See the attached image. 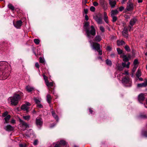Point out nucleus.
<instances>
[{
    "instance_id": "f257e3e1",
    "label": "nucleus",
    "mask_w": 147,
    "mask_h": 147,
    "mask_svg": "<svg viewBox=\"0 0 147 147\" xmlns=\"http://www.w3.org/2000/svg\"><path fill=\"white\" fill-rule=\"evenodd\" d=\"M23 93L19 91L15 92L12 97H10L8 98L10 100L11 104L12 105H16L18 103L19 101L20 100L23 96Z\"/></svg>"
},
{
    "instance_id": "f03ea898",
    "label": "nucleus",
    "mask_w": 147,
    "mask_h": 147,
    "mask_svg": "<svg viewBox=\"0 0 147 147\" xmlns=\"http://www.w3.org/2000/svg\"><path fill=\"white\" fill-rule=\"evenodd\" d=\"M85 31L87 37L90 39L93 38L91 35L94 36L96 35V30L93 25L91 26L90 28L86 29Z\"/></svg>"
},
{
    "instance_id": "7ed1b4c3",
    "label": "nucleus",
    "mask_w": 147,
    "mask_h": 147,
    "mask_svg": "<svg viewBox=\"0 0 147 147\" xmlns=\"http://www.w3.org/2000/svg\"><path fill=\"white\" fill-rule=\"evenodd\" d=\"M89 42L91 46L93 49L97 51L100 55H102V52L100 49V45L99 44L96 42H92L91 40H89Z\"/></svg>"
},
{
    "instance_id": "20e7f679",
    "label": "nucleus",
    "mask_w": 147,
    "mask_h": 147,
    "mask_svg": "<svg viewBox=\"0 0 147 147\" xmlns=\"http://www.w3.org/2000/svg\"><path fill=\"white\" fill-rule=\"evenodd\" d=\"M9 68V67H8V65L6 66L5 65H3L0 68V76H7V75L6 74L9 73V70L8 69Z\"/></svg>"
},
{
    "instance_id": "39448f33",
    "label": "nucleus",
    "mask_w": 147,
    "mask_h": 147,
    "mask_svg": "<svg viewBox=\"0 0 147 147\" xmlns=\"http://www.w3.org/2000/svg\"><path fill=\"white\" fill-rule=\"evenodd\" d=\"M122 83L126 86H131V81L128 76L123 78L122 80Z\"/></svg>"
},
{
    "instance_id": "423d86ee",
    "label": "nucleus",
    "mask_w": 147,
    "mask_h": 147,
    "mask_svg": "<svg viewBox=\"0 0 147 147\" xmlns=\"http://www.w3.org/2000/svg\"><path fill=\"white\" fill-rule=\"evenodd\" d=\"M19 121V127L22 130H24L26 128L29 127V125L24 121L20 119Z\"/></svg>"
},
{
    "instance_id": "0eeeda50",
    "label": "nucleus",
    "mask_w": 147,
    "mask_h": 147,
    "mask_svg": "<svg viewBox=\"0 0 147 147\" xmlns=\"http://www.w3.org/2000/svg\"><path fill=\"white\" fill-rule=\"evenodd\" d=\"M133 9L134 5L132 2V0H129L127 3L126 10L129 11L132 10Z\"/></svg>"
},
{
    "instance_id": "6e6552de",
    "label": "nucleus",
    "mask_w": 147,
    "mask_h": 147,
    "mask_svg": "<svg viewBox=\"0 0 147 147\" xmlns=\"http://www.w3.org/2000/svg\"><path fill=\"white\" fill-rule=\"evenodd\" d=\"M132 27L130 26L128 27H125L123 28L122 31V34L125 37H127L128 36V30L130 31Z\"/></svg>"
},
{
    "instance_id": "1a4fd4ad",
    "label": "nucleus",
    "mask_w": 147,
    "mask_h": 147,
    "mask_svg": "<svg viewBox=\"0 0 147 147\" xmlns=\"http://www.w3.org/2000/svg\"><path fill=\"white\" fill-rule=\"evenodd\" d=\"M30 104L29 102H27L22 105L21 108L23 111H26L27 113H28L29 112V106H30Z\"/></svg>"
},
{
    "instance_id": "9d476101",
    "label": "nucleus",
    "mask_w": 147,
    "mask_h": 147,
    "mask_svg": "<svg viewBox=\"0 0 147 147\" xmlns=\"http://www.w3.org/2000/svg\"><path fill=\"white\" fill-rule=\"evenodd\" d=\"M22 23L21 21L19 20L17 21L16 23L13 22V24L14 26L17 28H20L22 25Z\"/></svg>"
},
{
    "instance_id": "9b49d317",
    "label": "nucleus",
    "mask_w": 147,
    "mask_h": 147,
    "mask_svg": "<svg viewBox=\"0 0 147 147\" xmlns=\"http://www.w3.org/2000/svg\"><path fill=\"white\" fill-rule=\"evenodd\" d=\"M101 5L104 10H106L108 9L107 4L104 1H102L100 2Z\"/></svg>"
},
{
    "instance_id": "f8f14e48",
    "label": "nucleus",
    "mask_w": 147,
    "mask_h": 147,
    "mask_svg": "<svg viewBox=\"0 0 147 147\" xmlns=\"http://www.w3.org/2000/svg\"><path fill=\"white\" fill-rule=\"evenodd\" d=\"M43 123L42 119L40 118H37L36 119V124L37 125L41 126Z\"/></svg>"
},
{
    "instance_id": "ddd939ff",
    "label": "nucleus",
    "mask_w": 147,
    "mask_h": 147,
    "mask_svg": "<svg viewBox=\"0 0 147 147\" xmlns=\"http://www.w3.org/2000/svg\"><path fill=\"white\" fill-rule=\"evenodd\" d=\"M137 21V20L136 18H133L129 22L130 26L132 28V26L135 24Z\"/></svg>"
},
{
    "instance_id": "4468645a",
    "label": "nucleus",
    "mask_w": 147,
    "mask_h": 147,
    "mask_svg": "<svg viewBox=\"0 0 147 147\" xmlns=\"http://www.w3.org/2000/svg\"><path fill=\"white\" fill-rule=\"evenodd\" d=\"M4 129L6 131H11L14 129V127L10 125H8L5 127Z\"/></svg>"
},
{
    "instance_id": "2eb2a0df",
    "label": "nucleus",
    "mask_w": 147,
    "mask_h": 147,
    "mask_svg": "<svg viewBox=\"0 0 147 147\" xmlns=\"http://www.w3.org/2000/svg\"><path fill=\"white\" fill-rule=\"evenodd\" d=\"M94 19L98 24H102V19L101 17H98L96 16L94 18Z\"/></svg>"
},
{
    "instance_id": "dca6fc26",
    "label": "nucleus",
    "mask_w": 147,
    "mask_h": 147,
    "mask_svg": "<svg viewBox=\"0 0 147 147\" xmlns=\"http://www.w3.org/2000/svg\"><path fill=\"white\" fill-rule=\"evenodd\" d=\"M145 99V97L144 96V95L142 94H139L138 96V100L140 102H141L144 101Z\"/></svg>"
},
{
    "instance_id": "f3484780",
    "label": "nucleus",
    "mask_w": 147,
    "mask_h": 147,
    "mask_svg": "<svg viewBox=\"0 0 147 147\" xmlns=\"http://www.w3.org/2000/svg\"><path fill=\"white\" fill-rule=\"evenodd\" d=\"M109 4L111 8H113L115 6L116 1L115 0H109Z\"/></svg>"
},
{
    "instance_id": "a211bd4d",
    "label": "nucleus",
    "mask_w": 147,
    "mask_h": 147,
    "mask_svg": "<svg viewBox=\"0 0 147 147\" xmlns=\"http://www.w3.org/2000/svg\"><path fill=\"white\" fill-rule=\"evenodd\" d=\"M147 85V80H146L144 82L138 84L137 86L138 88L146 87Z\"/></svg>"
},
{
    "instance_id": "6ab92c4d",
    "label": "nucleus",
    "mask_w": 147,
    "mask_h": 147,
    "mask_svg": "<svg viewBox=\"0 0 147 147\" xmlns=\"http://www.w3.org/2000/svg\"><path fill=\"white\" fill-rule=\"evenodd\" d=\"M120 57L123 58V60L124 61L126 62L129 60V59L127 57L126 55H125L124 54H122L121 55Z\"/></svg>"
},
{
    "instance_id": "aec40b11",
    "label": "nucleus",
    "mask_w": 147,
    "mask_h": 147,
    "mask_svg": "<svg viewBox=\"0 0 147 147\" xmlns=\"http://www.w3.org/2000/svg\"><path fill=\"white\" fill-rule=\"evenodd\" d=\"M118 11L117 9L112 10L111 12V16H115L118 13Z\"/></svg>"
},
{
    "instance_id": "412c9836",
    "label": "nucleus",
    "mask_w": 147,
    "mask_h": 147,
    "mask_svg": "<svg viewBox=\"0 0 147 147\" xmlns=\"http://www.w3.org/2000/svg\"><path fill=\"white\" fill-rule=\"evenodd\" d=\"M52 111L51 112V113L53 117L57 121H59V118L58 116L55 114L54 111H53V109H52Z\"/></svg>"
},
{
    "instance_id": "4be33fe9",
    "label": "nucleus",
    "mask_w": 147,
    "mask_h": 147,
    "mask_svg": "<svg viewBox=\"0 0 147 147\" xmlns=\"http://www.w3.org/2000/svg\"><path fill=\"white\" fill-rule=\"evenodd\" d=\"M117 45L118 46L123 45L125 44V42L122 40H117Z\"/></svg>"
},
{
    "instance_id": "5701e85b",
    "label": "nucleus",
    "mask_w": 147,
    "mask_h": 147,
    "mask_svg": "<svg viewBox=\"0 0 147 147\" xmlns=\"http://www.w3.org/2000/svg\"><path fill=\"white\" fill-rule=\"evenodd\" d=\"M101 40V36L99 35H97L95 37L94 41L97 42H99Z\"/></svg>"
},
{
    "instance_id": "b1692460",
    "label": "nucleus",
    "mask_w": 147,
    "mask_h": 147,
    "mask_svg": "<svg viewBox=\"0 0 147 147\" xmlns=\"http://www.w3.org/2000/svg\"><path fill=\"white\" fill-rule=\"evenodd\" d=\"M51 99L52 98L51 96L49 94H47V102L49 104H50L51 103Z\"/></svg>"
},
{
    "instance_id": "393cba45",
    "label": "nucleus",
    "mask_w": 147,
    "mask_h": 147,
    "mask_svg": "<svg viewBox=\"0 0 147 147\" xmlns=\"http://www.w3.org/2000/svg\"><path fill=\"white\" fill-rule=\"evenodd\" d=\"M89 22H85V24L84 26V28L85 29V30H86V29H88L90 27H89Z\"/></svg>"
},
{
    "instance_id": "a878e982",
    "label": "nucleus",
    "mask_w": 147,
    "mask_h": 147,
    "mask_svg": "<svg viewBox=\"0 0 147 147\" xmlns=\"http://www.w3.org/2000/svg\"><path fill=\"white\" fill-rule=\"evenodd\" d=\"M26 89L27 91L28 92H30L32 91L34 88L32 87L29 86H27L26 87Z\"/></svg>"
},
{
    "instance_id": "bb28decb",
    "label": "nucleus",
    "mask_w": 147,
    "mask_h": 147,
    "mask_svg": "<svg viewBox=\"0 0 147 147\" xmlns=\"http://www.w3.org/2000/svg\"><path fill=\"white\" fill-rule=\"evenodd\" d=\"M130 64V63L129 62H128L127 64H126L125 62L122 63V65L123 67H126L127 68H128L129 67V65Z\"/></svg>"
},
{
    "instance_id": "cd10ccee",
    "label": "nucleus",
    "mask_w": 147,
    "mask_h": 147,
    "mask_svg": "<svg viewBox=\"0 0 147 147\" xmlns=\"http://www.w3.org/2000/svg\"><path fill=\"white\" fill-rule=\"evenodd\" d=\"M11 117V116L10 115H8L4 118V120H5V123H7L8 122V121Z\"/></svg>"
},
{
    "instance_id": "c85d7f7f",
    "label": "nucleus",
    "mask_w": 147,
    "mask_h": 147,
    "mask_svg": "<svg viewBox=\"0 0 147 147\" xmlns=\"http://www.w3.org/2000/svg\"><path fill=\"white\" fill-rule=\"evenodd\" d=\"M59 144L60 146L62 145L64 146H67V143L65 141L63 140H61Z\"/></svg>"
},
{
    "instance_id": "c756f323",
    "label": "nucleus",
    "mask_w": 147,
    "mask_h": 147,
    "mask_svg": "<svg viewBox=\"0 0 147 147\" xmlns=\"http://www.w3.org/2000/svg\"><path fill=\"white\" fill-rule=\"evenodd\" d=\"M46 84L48 87H52L53 86V84L52 82H48L46 83Z\"/></svg>"
},
{
    "instance_id": "7c9ffc66",
    "label": "nucleus",
    "mask_w": 147,
    "mask_h": 147,
    "mask_svg": "<svg viewBox=\"0 0 147 147\" xmlns=\"http://www.w3.org/2000/svg\"><path fill=\"white\" fill-rule=\"evenodd\" d=\"M106 62V64L109 66H111L112 64L111 61L109 59H107Z\"/></svg>"
},
{
    "instance_id": "2f4dec72",
    "label": "nucleus",
    "mask_w": 147,
    "mask_h": 147,
    "mask_svg": "<svg viewBox=\"0 0 147 147\" xmlns=\"http://www.w3.org/2000/svg\"><path fill=\"white\" fill-rule=\"evenodd\" d=\"M136 77L138 78H139L140 76H141V71L140 70L138 69L137 71L136 74Z\"/></svg>"
},
{
    "instance_id": "473e14b6",
    "label": "nucleus",
    "mask_w": 147,
    "mask_h": 147,
    "mask_svg": "<svg viewBox=\"0 0 147 147\" xmlns=\"http://www.w3.org/2000/svg\"><path fill=\"white\" fill-rule=\"evenodd\" d=\"M123 67L121 65H118L117 66V68L118 70L119 71H121L123 69Z\"/></svg>"
},
{
    "instance_id": "72a5a7b5",
    "label": "nucleus",
    "mask_w": 147,
    "mask_h": 147,
    "mask_svg": "<svg viewBox=\"0 0 147 147\" xmlns=\"http://www.w3.org/2000/svg\"><path fill=\"white\" fill-rule=\"evenodd\" d=\"M8 7L12 10H13L14 9V7L12 5V4L9 3L8 5Z\"/></svg>"
},
{
    "instance_id": "f704fd0d",
    "label": "nucleus",
    "mask_w": 147,
    "mask_h": 147,
    "mask_svg": "<svg viewBox=\"0 0 147 147\" xmlns=\"http://www.w3.org/2000/svg\"><path fill=\"white\" fill-rule=\"evenodd\" d=\"M30 115L25 116L23 117V118L25 120L28 121L29 120L30 118Z\"/></svg>"
},
{
    "instance_id": "c9c22d12",
    "label": "nucleus",
    "mask_w": 147,
    "mask_h": 147,
    "mask_svg": "<svg viewBox=\"0 0 147 147\" xmlns=\"http://www.w3.org/2000/svg\"><path fill=\"white\" fill-rule=\"evenodd\" d=\"M117 50L118 52V53L119 54L121 55L122 54H123V53H122L123 51H122V50L120 48H117Z\"/></svg>"
},
{
    "instance_id": "e433bc0d",
    "label": "nucleus",
    "mask_w": 147,
    "mask_h": 147,
    "mask_svg": "<svg viewBox=\"0 0 147 147\" xmlns=\"http://www.w3.org/2000/svg\"><path fill=\"white\" fill-rule=\"evenodd\" d=\"M99 28L100 30L102 32H104L105 31V29L102 26H100L99 27Z\"/></svg>"
},
{
    "instance_id": "4c0bfd02",
    "label": "nucleus",
    "mask_w": 147,
    "mask_h": 147,
    "mask_svg": "<svg viewBox=\"0 0 147 147\" xmlns=\"http://www.w3.org/2000/svg\"><path fill=\"white\" fill-rule=\"evenodd\" d=\"M112 18V21L113 22H116L117 19V17L116 16H111Z\"/></svg>"
},
{
    "instance_id": "58836bf2",
    "label": "nucleus",
    "mask_w": 147,
    "mask_h": 147,
    "mask_svg": "<svg viewBox=\"0 0 147 147\" xmlns=\"http://www.w3.org/2000/svg\"><path fill=\"white\" fill-rule=\"evenodd\" d=\"M34 42L36 45H38L40 42V40L38 39H35L34 40Z\"/></svg>"
},
{
    "instance_id": "ea45409f",
    "label": "nucleus",
    "mask_w": 147,
    "mask_h": 147,
    "mask_svg": "<svg viewBox=\"0 0 147 147\" xmlns=\"http://www.w3.org/2000/svg\"><path fill=\"white\" fill-rule=\"evenodd\" d=\"M125 50L127 51H130V49L128 46L126 45L124 47Z\"/></svg>"
},
{
    "instance_id": "a19ab883",
    "label": "nucleus",
    "mask_w": 147,
    "mask_h": 147,
    "mask_svg": "<svg viewBox=\"0 0 147 147\" xmlns=\"http://www.w3.org/2000/svg\"><path fill=\"white\" fill-rule=\"evenodd\" d=\"M44 79L45 81V83H47L48 82V77L46 76L45 75H44L43 76Z\"/></svg>"
},
{
    "instance_id": "79ce46f5",
    "label": "nucleus",
    "mask_w": 147,
    "mask_h": 147,
    "mask_svg": "<svg viewBox=\"0 0 147 147\" xmlns=\"http://www.w3.org/2000/svg\"><path fill=\"white\" fill-rule=\"evenodd\" d=\"M34 100L35 102L37 104H39L40 102V101L39 100V99L36 98H34Z\"/></svg>"
},
{
    "instance_id": "37998d69",
    "label": "nucleus",
    "mask_w": 147,
    "mask_h": 147,
    "mask_svg": "<svg viewBox=\"0 0 147 147\" xmlns=\"http://www.w3.org/2000/svg\"><path fill=\"white\" fill-rule=\"evenodd\" d=\"M137 67V65H134V67L133 68V69H132V71L134 73L135 72Z\"/></svg>"
},
{
    "instance_id": "c03bdc74",
    "label": "nucleus",
    "mask_w": 147,
    "mask_h": 147,
    "mask_svg": "<svg viewBox=\"0 0 147 147\" xmlns=\"http://www.w3.org/2000/svg\"><path fill=\"white\" fill-rule=\"evenodd\" d=\"M95 8L94 6H91L90 8V10L92 12L94 11H95Z\"/></svg>"
},
{
    "instance_id": "a18cd8bd",
    "label": "nucleus",
    "mask_w": 147,
    "mask_h": 147,
    "mask_svg": "<svg viewBox=\"0 0 147 147\" xmlns=\"http://www.w3.org/2000/svg\"><path fill=\"white\" fill-rule=\"evenodd\" d=\"M138 63V61L137 59H135L134 61V65H137Z\"/></svg>"
},
{
    "instance_id": "49530a36",
    "label": "nucleus",
    "mask_w": 147,
    "mask_h": 147,
    "mask_svg": "<svg viewBox=\"0 0 147 147\" xmlns=\"http://www.w3.org/2000/svg\"><path fill=\"white\" fill-rule=\"evenodd\" d=\"M104 19L105 22L107 24H108L109 21L108 20V17L104 18Z\"/></svg>"
},
{
    "instance_id": "de8ad7c7",
    "label": "nucleus",
    "mask_w": 147,
    "mask_h": 147,
    "mask_svg": "<svg viewBox=\"0 0 147 147\" xmlns=\"http://www.w3.org/2000/svg\"><path fill=\"white\" fill-rule=\"evenodd\" d=\"M38 140H36L34 141L33 142V144L34 145L36 146L38 144Z\"/></svg>"
},
{
    "instance_id": "09e8293b",
    "label": "nucleus",
    "mask_w": 147,
    "mask_h": 147,
    "mask_svg": "<svg viewBox=\"0 0 147 147\" xmlns=\"http://www.w3.org/2000/svg\"><path fill=\"white\" fill-rule=\"evenodd\" d=\"M93 5L94 6H97L98 5V4L97 2L94 1L93 2Z\"/></svg>"
},
{
    "instance_id": "8fccbe9b",
    "label": "nucleus",
    "mask_w": 147,
    "mask_h": 147,
    "mask_svg": "<svg viewBox=\"0 0 147 147\" xmlns=\"http://www.w3.org/2000/svg\"><path fill=\"white\" fill-rule=\"evenodd\" d=\"M44 59L42 58V57H40V63H43L44 62Z\"/></svg>"
},
{
    "instance_id": "3c124183",
    "label": "nucleus",
    "mask_w": 147,
    "mask_h": 147,
    "mask_svg": "<svg viewBox=\"0 0 147 147\" xmlns=\"http://www.w3.org/2000/svg\"><path fill=\"white\" fill-rule=\"evenodd\" d=\"M124 9V7L122 6H121L119 8V11H122Z\"/></svg>"
},
{
    "instance_id": "603ef678",
    "label": "nucleus",
    "mask_w": 147,
    "mask_h": 147,
    "mask_svg": "<svg viewBox=\"0 0 147 147\" xmlns=\"http://www.w3.org/2000/svg\"><path fill=\"white\" fill-rule=\"evenodd\" d=\"M8 114V113L7 112H6L3 113L2 116L3 117H5L7 116V115Z\"/></svg>"
},
{
    "instance_id": "864d4df0",
    "label": "nucleus",
    "mask_w": 147,
    "mask_h": 147,
    "mask_svg": "<svg viewBox=\"0 0 147 147\" xmlns=\"http://www.w3.org/2000/svg\"><path fill=\"white\" fill-rule=\"evenodd\" d=\"M37 107L40 108L42 107V106L40 103L39 104H37Z\"/></svg>"
},
{
    "instance_id": "5fc2aeb1",
    "label": "nucleus",
    "mask_w": 147,
    "mask_h": 147,
    "mask_svg": "<svg viewBox=\"0 0 147 147\" xmlns=\"http://www.w3.org/2000/svg\"><path fill=\"white\" fill-rule=\"evenodd\" d=\"M35 66L36 67L38 68H39L40 65L37 62H36L35 63Z\"/></svg>"
},
{
    "instance_id": "6e6d98bb",
    "label": "nucleus",
    "mask_w": 147,
    "mask_h": 147,
    "mask_svg": "<svg viewBox=\"0 0 147 147\" xmlns=\"http://www.w3.org/2000/svg\"><path fill=\"white\" fill-rule=\"evenodd\" d=\"M140 117L141 118H146L147 117L145 115H141L140 116Z\"/></svg>"
},
{
    "instance_id": "4d7b16f0",
    "label": "nucleus",
    "mask_w": 147,
    "mask_h": 147,
    "mask_svg": "<svg viewBox=\"0 0 147 147\" xmlns=\"http://www.w3.org/2000/svg\"><path fill=\"white\" fill-rule=\"evenodd\" d=\"M108 17L107 15V13L105 12H104V18Z\"/></svg>"
},
{
    "instance_id": "13d9d810",
    "label": "nucleus",
    "mask_w": 147,
    "mask_h": 147,
    "mask_svg": "<svg viewBox=\"0 0 147 147\" xmlns=\"http://www.w3.org/2000/svg\"><path fill=\"white\" fill-rule=\"evenodd\" d=\"M11 123L14 124L16 123V121L14 119H12L11 121Z\"/></svg>"
},
{
    "instance_id": "bf43d9fd",
    "label": "nucleus",
    "mask_w": 147,
    "mask_h": 147,
    "mask_svg": "<svg viewBox=\"0 0 147 147\" xmlns=\"http://www.w3.org/2000/svg\"><path fill=\"white\" fill-rule=\"evenodd\" d=\"M85 20L86 21L88 20L89 19L88 17V16L86 15L85 16Z\"/></svg>"
},
{
    "instance_id": "052dcab7",
    "label": "nucleus",
    "mask_w": 147,
    "mask_h": 147,
    "mask_svg": "<svg viewBox=\"0 0 147 147\" xmlns=\"http://www.w3.org/2000/svg\"><path fill=\"white\" fill-rule=\"evenodd\" d=\"M127 0H122L121 2V3H122V4H124L125 3V2H126L127 1Z\"/></svg>"
},
{
    "instance_id": "680f3d73",
    "label": "nucleus",
    "mask_w": 147,
    "mask_h": 147,
    "mask_svg": "<svg viewBox=\"0 0 147 147\" xmlns=\"http://www.w3.org/2000/svg\"><path fill=\"white\" fill-rule=\"evenodd\" d=\"M55 147H61L60 144H56Z\"/></svg>"
},
{
    "instance_id": "e2e57ef3",
    "label": "nucleus",
    "mask_w": 147,
    "mask_h": 147,
    "mask_svg": "<svg viewBox=\"0 0 147 147\" xmlns=\"http://www.w3.org/2000/svg\"><path fill=\"white\" fill-rule=\"evenodd\" d=\"M122 74H128L129 73L128 72V71H125V73H123Z\"/></svg>"
},
{
    "instance_id": "0e129e2a",
    "label": "nucleus",
    "mask_w": 147,
    "mask_h": 147,
    "mask_svg": "<svg viewBox=\"0 0 147 147\" xmlns=\"http://www.w3.org/2000/svg\"><path fill=\"white\" fill-rule=\"evenodd\" d=\"M19 146L20 147H24V145L22 144H20Z\"/></svg>"
},
{
    "instance_id": "69168bd1",
    "label": "nucleus",
    "mask_w": 147,
    "mask_h": 147,
    "mask_svg": "<svg viewBox=\"0 0 147 147\" xmlns=\"http://www.w3.org/2000/svg\"><path fill=\"white\" fill-rule=\"evenodd\" d=\"M110 56L111 57H112V58H113L115 56V55L113 53H112V54H111L110 55Z\"/></svg>"
},
{
    "instance_id": "338daca9",
    "label": "nucleus",
    "mask_w": 147,
    "mask_h": 147,
    "mask_svg": "<svg viewBox=\"0 0 147 147\" xmlns=\"http://www.w3.org/2000/svg\"><path fill=\"white\" fill-rule=\"evenodd\" d=\"M84 11L85 13L86 14L88 12V9H84Z\"/></svg>"
},
{
    "instance_id": "774afa93",
    "label": "nucleus",
    "mask_w": 147,
    "mask_h": 147,
    "mask_svg": "<svg viewBox=\"0 0 147 147\" xmlns=\"http://www.w3.org/2000/svg\"><path fill=\"white\" fill-rule=\"evenodd\" d=\"M89 112L90 113L92 114V112H93V111L91 110L90 109H89Z\"/></svg>"
}]
</instances>
